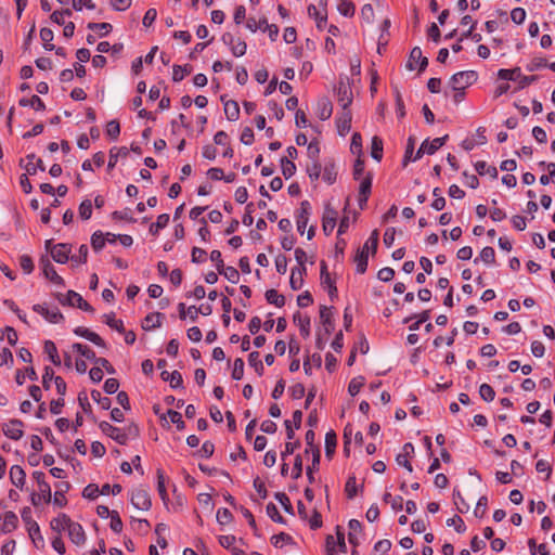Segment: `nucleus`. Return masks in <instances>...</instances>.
Masks as SVG:
<instances>
[{
    "instance_id": "obj_1",
    "label": "nucleus",
    "mask_w": 555,
    "mask_h": 555,
    "mask_svg": "<svg viewBox=\"0 0 555 555\" xmlns=\"http://www.w3.org/2000/svg\"><path fill=\"white\" fill-rule=\"evenodd\" d=\"M477 78L478 75L475 70L459 72L450 78V89L465 90L467 87L472 86Z\"/></svg>"
},
{
    "instance_id": "obj_2",
    "label": "nucleus",
    "mask_w": 555,
    "mask_h": 555,
    "mask_svg": "<svg viewBox=\"0 0 555 555\" xmlns=\"http://www.w3.org/2000/svg\"><path fill=\"white\" fill-rule=\"evenodd\" d=\"M498 76L504 80L518 81L519 88L524 89L537 80V76H524L519 67L513 69H500Z\"/></svg>"
},
{
    "instance_id": "obj_3",
    "label": "nucleus",
    "mask_w": 555,
    "mask_h": 555,
    "mask_svg": "<svg viewBox=\"0 0 555 555\" xmlns=\"http://www.w3.org/2000/svg\"><path fill=\"white\" fill-rule=\"evenodd\" d=\"M448 135H443L441 138H436L433 141L425 140L418 151L416 152V155L414 156V160L421 158L424 154L433 155L438 151L447 141Z\"/></svg>"
},
{
    "instance_id": "obj_4",
    "label": "nucleus",
    "mask_w": 555,
    "mask_h": 555,
    "mask_svg": "<svg viewBox=\"0 0 555 555\" xmlns=\"http://www.w3.org/2000/svg\"><path fill=\"white\" fill-rule=\"evenodd\" d=\"M131 504L140 511H149L152 506L150 494L142 488L134 489L130 498Z\"/></svg>"
},
{
    "instance_id": "obj_5",
    "label": "nucleus",
    "mask_w": 555,
    "mask_h": 555,
    "mask_svg": "<svg viewBox=\"0 0 555 555\" xmlns=\"http://www.w3.org/2000/svg\"><path fill=\"white\" fill-rule=\"evenodd\" d=\"M33 310L42 315L48 322L56 324L60 323L64 317L57 308L50 309L44 304H37L33 306Z\"/></svg>"
},
{
    "instance_id": "obj_6",
    "label": "nucleus",
    "mask_w": 555,
    "mask_h": 555,
    "mask_svg": "<svg viewBox=\"0 0 555 555\" xmlns=\"http://www.w3.org/2000/svg\"><path fill=\"white\" fill-rule=\"evenodd\" d=\"M100 429L109 438L118 442L119 444H126L128 441V435L121 428L111 425L108 422H101L99 425Z\"/></svg>"
},
{
    "instance_id": "obj_7",
    "label": "nucleus",
    "mask_w": 555,
    "mask_h": 555,
    "mask_svg": "<svg viewBox=\"0 0 555 555\" xmlns=\"http://www.w3.org/2000/svg\"><path fill=\"white\" fill-rule=\"evenodd\" d=\"M23 427L24 424L22 421L11 420L2 425V431L8 438L12 440H20L24 435Z\"/></svg>"
},
{
    "instance_id": "obj_8",
    "label": "nucleus",
    "mask_w": 555,
    "mask_h": 555,
    "mask_svg": "<svg viewBox=\"0 0 555 555\" xmlns=\"http://www.w3.org/2000/svg\"><path fill=\"white\" fill-rule=\"evenodd\" d=\"M222 40L225 44H228L231 49V52L234 56L240 57L246 53L247 44L245 41L234 38L231 34H224L222 36Z\"/></svg>"
},
{
    "instance_id": "obj_9",
    "label": "nucleus",
    "mask_w": 555,
    "mask_h": 555,
    "mask_svg": "<svg viewBox=\"0 0 555 555\" xmlns=\"http://www.w3.org/2000/svg\"><path fill=\"white\" fill-rule=\"evenodd\" d=\"M63 305L67 304L72 307H77L87 312H93V308L76 292L68 291L65 299L61 300Z\"/></svg>"
},
{
    "instance_id": "obj_10",
    "label": "nucleus",
    "mask_w": 555,
    "mask_h": 555,
    "mask_svg": "<svg viewBox=\"0 0 555 555\" xmlns=\"http://www.w3.org/2000/svg\"><path fill=\"white\" fill-rule=\"evenodd\" d=\"M337 211L326 206L322 218V228L326 235H330L336 227Z\"/></svg>"
},
{
    "instance_id": "obj_11",
    "label": "nucleus",
    "mask_w": 555,
    "mask_h": 555,
    "mask_svg": "<svg viewBox=\"0 0 555 555\" xmlns=\"http://www.w3.org/2000/svg\"><path fill=\"white\" fill-rule=\"evenodd\" d=\"M310 204L307 201L301 202L300 208L297 214V230L300 234L305 233L306 227L310 216Z\"/></svg>"
},
{
    "instance_id": "obj_12",
    "label": "nucleus",
    "mask_w": 555,
    "mask_h": 555,
    "mask_svg": "<svg viewBox=\"0 0 555 555\" xmlns=\"http://www.w3.org/2000/svg\"><path fill=\"white\" fill-rule=\"evenodd\" d=\"M325 5V0L320 1V5L317 7L314 4H310L308 7V15L310 17H313L317 22V27L319 29H322L326 23V11L325 8L323 10L320 9V7Z\"/></svg>"
},
{
    "instance_id": "obj_13",
    "label": "nucleus",
    "mask_w": 555,
    "mask_h": 555,
    "mask_svg": "<svg viewBox=\"0 0 555 555\" xmlns=\"http://www.w3.org/2000/svg\"><path fill=\"white\" fill-rule=\"evenodd\" d=\"M352 91L351 88L340 82L337 88V101L340 104L343 109H348L349 105L352 103Z\"/></svg>"
},
{
    "instance_id": "obj_14",
    "label": "nucleus",
    "mask_w": 555,
    "mask_h": 555,
    "mask_svg": "<svg viewBox=\"0 0 555 555\" xmlns=\"http://www.w3.org/2000/svg\"><path fill=\"white\" fill-rule=\"evenodd\" d=\"M41 267H42V272H43V275L50 280L52 283H54L55 285H59V286H64V280L62 276H60L53 264L50 262V260L48 259H42L41 260Z\"/></svg>"
},
{
    "instance_id": "obj_15",
    "label": "nucleus",
    "mask_w": 555,
    "mask_h": 555,
    "mask_svg": "<svg viewBox=\"0 0 555 555\" xmlns=\"http://www.w3.org/2000/svg\"><path fill=\"white\" fill-rule=\"evenodd\" d=\"M67 532H68V537H69L70 541L74 544H76L78 546L85 544L86 533L80 524L73 521L70 524V527H68Z\"/></svg>"
},
{
    "instance_id": "obj_16",
    "label": "nucleus",
    "mask_w": 555,
    "mask_h": 555,
    "mask_svg": "<svg viewBox=\"0 0 555 555\" xmlns=\"http://www.w3.org/2000/svg\"><path fill=\"white\" fill-rule=\"evenodd\" d=\"M54 261L65 263L69 259L70 246L67 244H56L50 249Z\"/></svg>"
},
{
    "instance_id": "obj_17",
    "label": "nucleus",
    "mask_w": 555,
    "mask_h": 555,
    "mask_svg": "<svg viewBox=\"0 0 555 555\" xmlns=\"http://www.w3.org/2000/svg\"><path fill=\"white\" fill-rule=\"evenodd\" d=\"M352 115L349 109L343 112L336 118L337 130L340 135H345L350 131Z\"/></svg>"
},
{
    "instance_id": "obj_18",
    "label": "nucleus",
    "mask_w": 555,
    "mask_h": 555,
    "mask_svg": "<svg viewBox=\"0 0 555 555\" xmlns=\"http://www.w3.org/2000/svg\"><path fill=\"white\" fill-rule=\"evenodd\" d=\"M74 333L77 335V336H80L82 338H86L88 339L89 341L93 343L94 345L99 346V347H102V348H105L106 347V344L105 341L94 332L90 331L89 328L87 327H83V326H78L74 330Z\"/></svg>"
},
{
    "instance_id": "obj_19",
    "label": "nucleus",
    "mask_w": 555,
    "mask_h": 555,
    "mask_svg": "<svg viewBox=\"0 0 555 555\" xmlns=\"http://www.w3.org/2000/svg\"><path fill=\"white\" fill-rule=\"evenodd\" d=\"M414 62L420 64V70H424L428 64L427 57L423 56L422 50L418 47L413 48L410 53V60L406 65L409 69H414Z\"/></svg>"
},
{
    "instance_id": "obj_20",
    "label": "nucleus",
    "mask_w": 555,
    "mask_h": 555,
    "mask_svg": "<svg viewBox=\"0 0 555 555\" xmlns=\"http://www.w3.org/2000/svg\"><path fill=\"white\" fill-rule=\"evenodd\" d=\"M72 522L73 520L66 514L62 513L51 520L50 526L53 531L60 534L62 531L67 530Z\"/></svg>"
},
{
    "instance_id": "obj_21",
    "label": "nucleus",
    "mask_w": 555,
    "mask_h": 555,
    "mask_svg": "<svg viewBox=\"0 0 555 555\" xmlns=\"http://www.w3.org/2000/svg\"><path fill=\"white\" fill-rule=\"evenodd\" d=\"M332 113H333V105H332V102L330 101V99L321 98L318 101V112H317L318 117L321 120H327L332 116Z\"/></svg>"
},
{
    "instance_id": "obj_22",
    "label": "nucleus",
    "mask_w": 555,
    "mask_h": 555,
    "mask_svg": "<svg viewBox=\"0 0 555 555\" xmlns=\"http://www.w3.org/2000/svg\"><path fill=\"white\" fill-rule=\"evenodd\" d=\"M320 318L322 321V324L324 326V331L327 335L332 333L334 330V322H333V313L332 308H328L326 306H322L320 308Z\"/></svg>"
},
{
    "instance_id": "obj_23",
    "label": "nucleus",
    "mask_w": 555,
    "mask_h": 555,
    "mask_svg": "<svg viewBox=\"0 0 555 555\" xmlns=\"http://www.w3.org/2000/svg\"><path fill=\"white\" fill-rule=\"evenodd\" d=\"M55 487H56V491L54 492V495H53V503L55 505H59L62 507V506L66 505V503H67L64 494H65V492H67L69 490L70 485L67 481H63V482L55 485Z\"/></svg>"
},
{
    "instance_id": "obj_24",
    "label": "nucleus",
    "mask_w": 555,
    "mask_h": 555,
    "mask_svg": "<svg viewBox=\"0 0 555 555\" xmlns=\"http://www.w3.org/2000/svg\"><path fill=\"white\" fill-rule=\"evenodd\" d=\"M164 318V314L160 312H153L147 314L142 323V328L145 331H151L154 328H157L162 325V319Z\"/></svg>"
},
{
    "instance_id": "obj_25",
    "label": "nucleus",
    "mask_w": 555,
    "mask_h": 555,
    "mask_svg": "<svg viewBox=\"0 0 555 555\" xmlns=\"http://www.w3.org/2000/svg\"><path fill=\"white\" fill-rule=\"evenodd\" d=\"M26 474L24 469L18 465H13L10 469V479L17 488H23L25 485Z\"/></svg>"
},
{
    "instance_id": "obj_26",
    "label": "nucleus",
    "mask_w": 555,
    "mask_h": 555,
    "mask_svg": "<svg viewBox=\"0 0 555 555\" xmlns=\"http://www.w3.org/2000/svg\"><path fill=\"white\" fill-rule=\"evenodd\" d=\"M18 524V518L15 513L13 512H7L3 517V522L1 526V531L3 533H9L16 529Z\"/></svg>"
},
{
    "instance_id": "obj_27",
    "label": "nucleus",
    "mask_w": 555,
    "mask_h": 555,
    "mask_svg": "<svg viewBox=\"0 0 555 555\" xmlns=\"http://www.w3.org/2000/svg\"><path fill=\"white\" fill-rule=\"evenodd\" d=\"M27 164L25 166V169L28 175H35L37 172V169L44 171V165L43 162L40 158H36L34 154H30L27 156Z\"/></svg>"
},
{
    "instance_id": "obj_28",
    "label": "nucleus",
    "mask_w": 555,
    "mask_h": 555,
    "mask_svg": "<svg viewBox=\"0 0 555 555\" xmlns=\"http://www.w3.org/2000/svg\"><path fill=\"white\" fill-rule=\"evenodd\" d=\"M43 349H44V352L48 354L50 361L54 365L61 364V359H60V356L57 352V348L53 341H51V340L44 341Z\"/></svg>"
},
{
    "instance_id": "obj_29",
    "label": "nucleus",
    "mask_w": 555,
    "mask_h": 555,
    "mask_svg": "<svg viewBox=\"0 0 555 555\" xmlns=\"http://www.w3.org/2000/svg\"><path fill=\"white\" fill-rule=\"evenodd\" d=\"M28 533L37 547L43 546L44 540L43 537L41 535L40 528L37 522H31V526L28 527Z\"/></svg>"
},
{
    "instance_id": "obj_30",
    "label": "nucleus",
    "mask_w": 555,
    "mask_h": 555,
    "mask_svg": "<svg viewBox=\"0 0 555 555\" xmlns=\"http://www.w3.org/2000/svg\"><path fill=\"white\" fill-rule=\"evenodd\" d=\"M224 114L227 118L231 121H234L240 116V107L238 104L235 101H227L224 103Z\"/></svg>"
},
{
    "instance_id": "obj_31",
    "label": "nucleus",
    "mask_w": 555,
    "mask_h": 555,
    "mask_svg": "<svg viewBox=\"0 0 555 555\" xmlns=\"http://www.w3.org/2000/svg\"><path fill=\"white\" fill-rule=\"evenodd\" d=\"M475 169L480 176H490L495 179L498 177V169L493 166H489L486 162H477Z\"/></svg>"
},
{
    "instance_id": "obj_32",
    "label": "nucleus",
    "mask_w": 555,
    "mask_h": 555,
    "mask_svg": "<svg viewBox=\"0 0 555 555\" xmlns=\"http://www.w3.org/2000/svg\"><path fill=\"white\" fill-rule=\"evenodd\" d=\"M169 223V215L168 214H162L157 217L156 222L152 223L150 227V233L152 235H157L158 232L166 228Z\"/></svg>"
},
{
    "instance_id": "obj_33",
    "label": "nucleus",
    "mask_w": 555,
    "mask_h": 555,
    "mask_svg": "<svg viewBox=\"0 0 555 555\" xmlns=\"http://www.w3.org/2000/svg\"><path fill=\"white\" fill-rule=\"evenodd\" d=\"M367 258H369L367 251L361 250V249H359L357 251V255L354 257V262H356V266H357V272L358 273L362 274V273H364L366 271Z\"/></svg>"
},
{
    "instance_id": "obj_34",
    "label": "nucleus",
    "mask_w": 555,
    "mask_h": 555,
    "mask_svg": "<svg viewBox=\"0 0 555 555\" xmlns=\"http://www.w3.org/2000/svg\"><path fill=\"white\" fill-rule=\"evenodd\" d=\"M371 156L377 162L383 157V141L376 135L371 141Z\"/></svg>"
},
{
    "instance_id": "obj_35",
    "label": "nucleus",
    "mask_w": 555,
    "mask_h": 555,
    "mask_svg": "<svg viewBox=\"0 0 555 555\" xmlns=\"http://www.w3.org/2000/svg\"><path fill=\"white\" fill-rule=\"evenodd\" d=\"M18 104L21 106H31L36 111H43L46 105L38 95H33L31 99H21Z\"/></svg>"
},
{
    "instance_id": "obj_36",
    "label": "nucleus",
    "mask_w": 555,
    "mask_h": 555,
    "mask_svg": "<svg viewBox=\"0 0 555 555\" xmlns=\"http://www.w3.org/2000/svg\"><path fill=\"white\" fill-rule=\"evenodd\" d=\"M378 237H379V234H378V231L377 230H374L370 237L366 240V242L364 243L363 247L361 250H365L367 251V254L371 251L372 254H375L376 253V249H377V245H378Z\"/></svg>"
},
{
    "instance_id": "obj_37",
    "label": "nucleus",
    "mask_w": 555,
    "mask_h": 555,
    "mask_svg": "<svg viewBox=\"0 0 555 555\" xmlns=\"http://www.w3.org/2000/svg\"><path fill=\"white\" fill-rule=\"evenodd\" d=\"M326 264L325 262L323 261L321 263V280H322V283L323 284H327L328 285V294L331 297H333L334 295H336L337 293V288L336 286L333 284L331 278H330V274L327 273L326 271Z\"/></svg>"
},
{
    "instance_id": "obj_38",
    "label": "nucleus",
    "mask_w": 555,
    "mask_h": 555,
    "mask_svg": "<svg viewBox=\"0 0 555 555\" xmlns=\"http://www.w3.org/2000/svg\"><path fill=\"white\" fill-rule=\"evenodd\" d=\"M266 299L269 304H272L279 308L285 305V298L283 295L279 294L275 289H269L266 292Z\"/></svg>"
},
{
    "instance_id": "obj_39",
    "label": "nucleus",
    "mask_w": 555,
    "mask_h": 555,
    "mask_svg": "<svg viewBox=\"0 0 555 555\" xmlns=\"http://www.w3.org/2000/svg\"><path fill=\"white\" fill-rule=\"evenodd\" d=\"M179 317L181 320H184L186 317H190L192 321L197 320V307L191 306L188 309L183 302L179 304Z\"/></svg>"
},
{
    "instance_id": "obj_40",
    "label": "nucleus",
    "mask_w": 555,
    "mask_h": 555,
    "mask_svg": "<svg viewBox=\"0 0 555 555\" xmlns=\"http://www.w3.org/2000/svg\"><path fill=\"white\" fill-rule=\"evenodd\" d=\"M281 168H282V173L285 177V179L292 178L296 172L295 164L292 160H289L287 157L281 158Z\"/></svg>"
},
{
    "instance_id": "obj_41",
    "label": "nucleus",
    "mask_w": 555,
    "mask_h": 555,
    "mask_svg": "<svg viewBox=\"0 0 555 555\" xmlns=\"http://www.w3.org/2000/svg\"><path fill=\"white\" fill-rule=\"evenodd\" d=\"M29 378L30 380H37L38 379V375L35 371L34 367H27L25 370V373L21 372V371H17L16 372V375H15V380L18 385H23L24 382H25V378Z\"/></svg>"
},
{
    "instance_id": "obj_42",
    "label": "nucleus",
    "mask_w": 555,
    "mask_h": 555,
    "mask_svg": "<svg viewBox=\"0 0 555 555\" xmlns=\"http://www.w3.org/2000/svg\"><path fill=\"white\" fill-rule=\"evenodd\" d=\"M192 68L190 65L180 66L175 65L172 69V80L178 82L184 79L191 73Z\"/></svg>"
},
{
    "instance_id": "obj_43",
    "label": "nucleus",
    "mask_w": 555,
    "mask_h": 555,
    "mask_svg": "<svg viewBox=\"0 0 555 555\" xmlns=\"http://www.w3.org/2000/svg\"><path fill=\"white\" fill-rule=\"evenodd\" d=\"M0 339H7L10 345L14 346L17 343V333L13 327L7 326L0 330Z\"/></svg>"
},
{
    "instance_id": "obj_44",
    "label": "nucleus",
    "mask_w": 555,
    "mask_h": 555,
    "mask_svg": "<svg viewBox=\"0 0 555 555\" xmlns=\"http://www.w3.org/2000/svg\"><path fill=\"white\" fill-rule=\"evenodd\" d=\"M53 37V31L50 28H42L40 30V38L43 41V48L48 51L54 49V44L52 43Z\"/></svg>"
},
{
    "instance_id": "obj_45",
    "label": "nucleus",
    "mask_w": 555,
    "mask_h": 555,
    "mask_svg": "<svg viewBox=\"0 0 555 555\" xmlns=\"http://www.w3.org/2000/svg\"><path fill=\"white\" fill-rule=\"evenodd\" d=\"M72 348H73V350L77 351L82 357L87 358L88 360L94 361L96 358L93 350H91L88 346L82 345L80 343L73 344Z\"/></svg>"
},
{
    "instance_id": "obj_46",
    "label": "nucleus",
    "mask_w": 555,
    "mask_h": 555,
    "mask_svg": "<svg viewBox=\"0 0 555 555\" xmlns=\"http://www.w3.org/2000/svg\"><path fill=\"white\" fill-rule=\"evenodd\" d=\"M384 502L389 503L391 508L396 512L401 511L403 507V500L401 496H392L389 492H386L383 496Z\"/></svg>"
},
{
    "instance_id": "obj_47",
    "label": "nucleus",
    "mask_w": 555,
    "mask_h": 555,
    "mask_svg": "<svg viewBox=\"0 0 555 555\" xmlns=\"http://www.w3.org/2000/svg\"><path fill=\"white\" fill-rule=\"evenodd\" d=\"M365 383V379L363 376H357L354 378H352L349 383V386H348V392L350 393V396H356L359 393V391L361 390V388L363 387Z\"/></svg>"
},
{
    "instance_id": "obj_48",
    "label": "nucleus",
    "mask_w": 555,
    "mask_h": 555,
    "mask_svg": "<svg viewBox=\"0 0 555 555\" xmlns=\"http://www.w3.org/2000/svg\"><path fill=\"white\" fill-rule=\"evenodd\" d=\"M104 322L112 328L122 333L125 332L124 323L121 320H116L114 313L104 314Z\"/></svg>"
},
{
    "instance_id": "obj_49",
    "label": "nucleus",
    "mask_w": 555,
    "mask_h": 555,
    "mask_svg": "<svg viewBox=\"0 0 555 555\" xmlns=\"http://www.w3.org/2000/svg\"><path fill=\"white\" fill-rule=\"evenodd\" d=\"M311 453H312V463H311V466H309L307 469V476L309 478V481L313 482L312 472H313V469L318 468V465L320 463V450L318 448H311Z\"/></svg>"
},
{
    "instance_id": "obj_50",
    "label": "nucleus",
    "mask_w": 555,
    "mask_h": 555,
    "mask_svg": "<svg viewBox=\"0 0 555 555\" xmlns=\"http://www.w3.org/2000/svg\"><path fill=\"white\" fill-rule=\"evenodd\" d=\"M307 173L312 181L318 180L322 173L320 163L318 160H311L307 166Z\"/></svg>"
},
{
    "instance_id": "obj_51",
    "label": "nucleus",
    "mask_w": 555,
    "mask_h": 555,
    "mask_svg": "<svg viewBox=\"0 0 555 555\" xmlns=\"http://www.w3.org/2000/svg\"><path fill=\"white\" fill-rule=\"evenodd\" d=\"M479 395L482 400L491 402L494 400L495 391L489 384H481L479 387Z\"/></svg>"
},
{
    "instance_id": "obj_52",
    "label": "nucleus",
    "mask_w": 555,
    "mask_h": 555,
    "mask_svg": "<svg viewBox=\"0 0 555 555\" xmlns=\"http://www.w3.org/2000/svg\"><path fill=\"white\" fill-rule=\"evenodd\" d=\"M336 448V435L334 431H328L325 435V454L331 456Z\"/></svg>"
},
{
    "instance_id": "obj_53",
    "label": "nucleus",
    "mask_w": 555,
    "mask_h": 555,
    "mask_svg": "<svg viewBox=\"0 0 555 555\" xmlns=\"http://www.w3.org/2000/svg\"><path fill=\"white\" fill-rule=\"evenodd\" d=\"M486 264H491L495 260L494 249L490 246L483 247L479 254V258Z\"/></svg>"
},
{
    "instance_id": "obj_54",
    "label": "nucleus",
    "mask_w": 555,
    "mask_h": 555,
    "mask_svg": "<svg viewBox=\"0 0 555 555\" xmlns=\"http://www.w3.org/2000/svg\"><path fill=\"white\" fill-rule=\"evenodd\" d=\"M248 363L255 367V371L258 373V375H262L263 373V365L261 360L259 359V353L257 351L250 352L248 356Z\"/></svg>"
},
{
    "instance_id": "obj_55",
    "label": "nucleus",
    "mask_w": 555,
    "mask_h": 555,
    "mask_svg": "<svg viewBox=\"0 0 555 555\" xmlns=\"http://www.w3.org/2000/svg\"><path fill=\"white\" fill-rule=\"evenodd\" d=\"M92 215V204L90 199H85L79 205V217L83 220L90 219Z\"/></svg>"
},
{
    "instance_id": "obj_56",
    "label": "nucleus",
    "mask_w": 555,
    "mask_h": 555,
    "mask_svg": "<svg viewBox=\"0 0 555 555\" xmlns=\"http://www.w3.org/2000/svg\"><path fill=\"white\" fill-rule=\"evenodd\" d=\"M219 273L223 274L231 283H237L240 280V273L233 267H223L220 269Z\"/></svg>"
},
{
    "instance_id": "obj_57",
    "label": "nucleus",
    "mask_w": 555,
    "mask_h": 555,
    "mask_svg": "<svg viewBox=\"0 0 555 555\" xmlns=\"http://www.w3.org/2000/svg\"><path fill=\"white\" fill-rule=\"evenodd\" d=\"M447 526L448 527H454V529L459 533H463L466 530V526H465L463 519L460 516H457V515L453 516L452 518H449L447 520Z\"/></svg>"
},
{
    "instance_id": "obj_58",
    "label": "nucleus",
    "mask_w": 555,
    "mask_h": 555,
    "mask_svg": "<svg viewBox=\"0 0 555 555\" xmlns=\"http://www.w3.org/2000/svg\"><path fill=\"white\" fill-rule=\"evenodd\" d=\"M99 493H101V490L99 487L94 483H89L85 487L82 491V496L88 500H94L98 498Z\"/></svg>"
},
{
    "instance_id": "obj_59",
    "label": "nucleus",
    "mask_w": 555,
    "mask_h": 555,
    "mask_svg": "<svg viewBox=\"0 0 555 555\" xmlns=\"http://www.w3.org/2000/svg\"><path fill=\"white\" fill-rule=\"evenodd\" d=\"M244 375V361L241 358L235 359L232 370V378L240 380Z\"/></svg>"
},
{
    "instance_id": "obj_60",
    "label": "nucleus",
    "mask_w": 555,
    "mask_h": 555,
    "mask_svg": "<svg viewBox=\"0 0 555 555\" xmlns=\"http://www.w3.org/2000/svg\"><path fill=\"white\" fill-rule=\"evenodd\" d=\"M88 28L100 31L101 36H105L112 30V25L109 23H89Z\"/></svg>"
},
{
    "instance_id": "obj_61",
    "label": "nucleus",
    "mask_w": 555,
    "mask_h": 555,
    "mask_svg": "<svg viewBox=\"0 0 555 555\" xmlns=\"http://www.w3.org/2000/svg\"><path fill=\"white\" fill-rule=\"evenodd\" d=\"M91 245L94 250H100L105 245V236L101 232H94L91 236Z\"/></svg>"
},
{
    "instance_id": "obj_62",
    "label": "nucleus",
    "mask_w": 555,
    "mask_h": 555,
    "mask_svg": "<svg viewBox=\"0 0 555 555\" xmlns=\"http://www.w3.org/2000/svg\"><path fill=\"white\" fill-rule=\"evenodd\" d=\"M338 11L345 16H352L354 14V5L348 0H340Z\"/></svg>"
},
{
    "instance_id": "obj_63",
    "label": "nucleus",
    "mask_w": 555,
    "mask_h": 555,
    "mask_svg": "<svg viewBox=\"0 0 555 555\" xmlns=\"http://www.w3.org/2000/svg\"><path fill=\"white\" fill-rule=\"evenodd\" d=\"M120 133V126L117 120H111L106 125V134L112 139H117Z\"/></svg>"
},
{
    "instance_id": "obj_64",
    "label": "nucleus",
    "mask_w": 555,
    "mask_h": 555,
    "mask_svg": "<svg viewBox=\"0 0 555 555\" xmlns=\"http://www.w3.org/2000/svg\"><path fill=\"white\" fill-rule=\"evenodd\" d=\"M20 266L26 274L31 273L34 270L33 259L28 255H22L20 257Z\"/></svg>"
}]
</instances>
